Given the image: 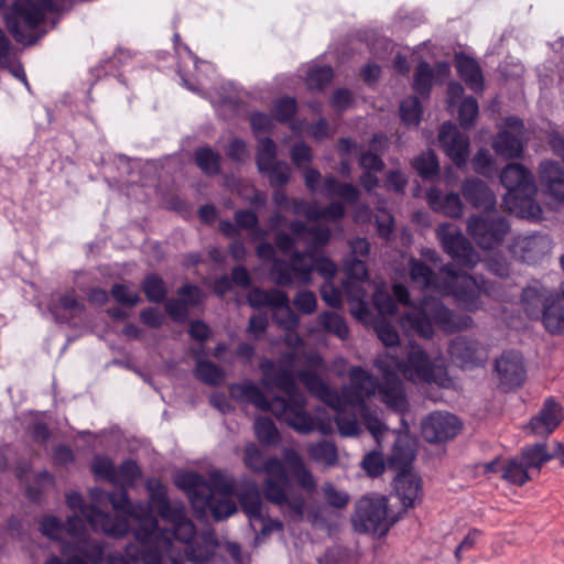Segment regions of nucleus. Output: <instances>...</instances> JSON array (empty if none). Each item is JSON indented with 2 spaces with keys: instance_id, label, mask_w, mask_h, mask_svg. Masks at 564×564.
<instances>
[{
  "instance_id": "1",
  "label": "nucleus",
  "mask_w": 564,
  "mask_h": 564,
  "mask_svg": "<svg viewBox=\"0 0 564 564\" xmlns=\"http://www.w3.org/2000/svg\"><path fill=\"white\" fill-rule=\"evenodd\" d=\"M243 463L251 471L267 475L261 484L267 501L281 509L286 508V516L293 520L303 518L305 499L302 494L290 491L291 480L281 459L275 456L264 459L263 452L250 444L245 448Z\"/></svg>"
},
{
  "instance_id": "2",
  "label": "nucleus",
  "mask_w": 564,
  "mask_h": 564,
  "mask_svg": "<svg viewBox=\"0 0 564 564\" xmlns=\"http://www.w3.org/2000/svg\"><path fill=\"white\" fill-rule=\"evenodd\" d=\"M473 319L468 315H457L440 299L425 296L419 307L401 317V325L423 338H432L433 324L446 333H455L469 327Z\"/></svg>"
},
{
  "instance_id": "3",
  "label": "nucleus",
  "mask_w": 564,
  "mask_h": 564,
  "mask_svg": "<svg viewBox=\"0 0 564 564\" xmlns=\"http://www.w3.org/2000/svg\"><path fill=\"white\" fill-rule=\"evenodd\" d=\"M500 181L508 191L503 203L509 212L521 218L541 217L542 209L534 199L538 188L530 170L520 163H509L502 170Z\"/></svg>"
},
{
  "instance_id": "4",
  "label": "nucleus",
  "mask_w": 564,
  "mask_h": 564,
  "mask_svg": "<svg viewBox=\"0 0 564 564\" xmlns=\"http://www.w3.org/2000/svg\"><path fill=\"white\" fill-rule=\"evenodd\" d=\"M55 9L54 0H14L4 14V23L15 42L32 45L36 39L29 32L35 30L46 13Z\"/></svg>"
},
{
  "instance_id": "5",
  "label": "nucleus",
  "mask_w": 564,
  "mask_h": 564,
  "mask_svg": "<svg viewBox=\"0 0 564 564\" xmlns=\"http://www.w3.org/2000/svg\"><path fill=\"white\" fill-rule=\"evenodd\" d=\"M299 378L312 395L336 411L335 422L341 436H357L360 433L358 413L356 410H347L350 408L349 404L341 400L336 389L330 388L318 375L310 370H300Z\"/></svg>"
},
{
  "instance_id": "6",
  "label": "nucleus",
  "mask_w": 564,
  "mask_h": 564,
  "mask_svg": "<svg viewBox=\"0 0 564 564\" xmlns=\"http://www.w3.org/2000/svg\"><path fill=\"white\" fill-rule=\"evenodd\" d=\"M294 361L295 355L289 352L281 357L278 368L271 359H263L259 365V369L263 375V383H270L288 395L285 398L286 409L279 415L280 422L289 416V411H295L306 405V399L296 386L295 378L300 381L301 379L299 378V372L296 376L293 372Z\"/></svg>"
},
{
  "instance_id": "7",
  "label": "nucleus",
  "mask_w": 564,
  "mask_h": 564,
  "mask_svg": "<svg viewBox=\"0 0 564 564\" xmlns=\"http://www.w3.org/2000/svg\"><path fill=\"white\" fill-rule=\"evenodd\" d=\"M441 274L446 292L451 293L457 301L471 311L478 308L479 297L482 293L496 299L499 297L494 282L482 276L476 278L463 272L452 263L443 265Z\"/></svg>"
},
{
  "instance_id": "8",
  "label": "nucleus",
  "mask_w": 564,
  "mask_h": 564,
  "mask_svg": "<svg viewBox=\"0 0 564 564\" xmlns=\"http://www.w3.org/2000/svg\"><path fill=\"white\" fill-rule=\"evenodd\" d=\"M323 247L310 241L304 251L295 250L290 260L278 259L270 269L272 281L279 286H305L312 282V262L322 258Z\"/></svg>"
},
{
  "instance_id": "9",
  "label": "nucleus",
  "mask_w": 564,
  "mask_h": 564,
  "mask_svg": "<svg viewBox=\"0 0 564 564\" xmlns=\"http://www.w3.org/2000/svg\"><path fill=\"white\" fill-rule=\"evenodd\" d=\"M352 524L360 533L386 535L390 529L384 497H362L356 505Z\"/></svg>"
},
{
  "instance_id": "10",
  "label": "nucleus",
  "mask_w": 564,
  "mask_h": 564,
  "mask_svg": "<svg viewBox=\"0 0 564 564\" xmlns=\"http://www.w3.org/2000/svg\"><path fill=\"white\" fill-rule=\"evenodd\" d=\"M66 502L73 510L79 511L90 524L94 531H100L111 538H123L129 532L127 519L112 518L95 505H86L83 496L70 492L66 496Z\"/></svg>"
},
{
  "instance_id": "11",
  "label": "nucleus",
  "mask_w": 564,
  "mask_h": 564,
  "mask_svg": "<svg viewBox=\"0 0 564 564\" xmlns=\"http://www.w3.org/2000/svg\"><path fill=\"white\" fill-rule=\"evenodd\" d=\"M467 230L477 246L485 250L498 247L510 230L508 220L499 215H473L467 220Z\"/></svg>"
},
{
  "instance_id": "12",
  "label": "nucleus",
  "mask_w": 564,
  "mask_h": 564,
  "mask_svg": "<svg viewBox=\"0 0 564 564\" xmlns=\"http://www.w3.org/2000/svg\"><path fill=\"white\" fill-rule=\"evenodd\" d=\"M392 365L398 372L413 382L431 383L436 381L435 366L425 350L415 343L409 344L406 359L392 358Z\"/></svg>"
},
{
  "instance_id": "13",
  "label": "nucleus",
  "mask_w": 564,
  "mask_h": 564,
  "mask_svg": "<svg viewBox=\"0 0 564 564\" xmlns=\"http://www.w3.org/2000/svg\"><path fill=\"white\" fill-rule=\"evenodd\" d=\"M444 251L459 264L473 269L479 261L470 241L452 225H440L436 229Z\"/></svg>"
},
{
  "instance_id": "14",
  "label": "nucleus",
  "mask_w": 564,
  "mask_h": 564,
  "mask_svg": "<svg viewBox=\"0 0 564 564\" xmlns=\"http://www.w3.org/2000/svg\"><path fill=\"white\" fill-rule=\"evenodd\" d=\"M348 378L349 383L341 388L339 395L351 409L367 404L366 400L377 393V389L379 388L378 378L371 376L362 367H350Z\"/></svg>"
},
{
  "instance_id": "15",
  "label": "nucleus",
  "mask_w": 564,
  "mask_h": 564,
  "mask_svg": "<svg viewBox=\"0 0 564 564\" xmlns=\"http://www.w3.org/2000/svg\"><path fill=\"white\" fill-rule=\"evenodd\" d=\"M508 249L516 260L535 264L550 253L552 240L547 235L541 232L518 235L512 238Z\"/></svg>"
},
{
  "instance_id": "16",
  "label": "nucleus",
  "mask_w": 564,
  "mask_h": 564,
  "mask_svg": "<svg viewBox=\"0 0 564 564\" xmlns=\"http://www.w3.org/2000/svg\"><path fill=\"white\" fill-rule=\"evenodd\" d=\"M154 507L147 502H135L131 505L126 516H116L115 518L133 519L138 527L133 530L134 539L141 544H151L154 540L163 538L164 531L159 527V521L153 514ZM130 527V524L128 523Z\"/></svg>"
},
{
  "instance_id": "17",
  "label": "nucleus",
  "mask_w": 564,
  "mask_h": 564,
  "mask_svg": "<svg viewBox=\"0 0 564 564\" xmlns=\"http://www.w3.org/2000/svg\"><path fill=\"white\" fill-rule=\"evenodd\" d=\"M229 394L238 401L251 403L262 411L271 412L278 420L279 415L286 409L285 398L276 395L269 400L251 380L231 383L229 386Z\"/></svg>"
},
{
  "instance_id": "18",
  "label": "nucleus",
  "mask_w": 564,
  "mask_h": 564,
  "mask_svg": "<svg viewBox=\"0 0 564 564\" xmlns=\"http://www.w3.org/2000/svg\"><path fill=\"white\" fill-rule=\"evenodd\" d=\"M247 300L253 308L272 307L274 310H283L285 319L280 321V323L288 329L296 328L300 323L299 317L290 307L289 296L284 291L254 288L248 293Z\"/></svg>"
},
{
  "instance_id": "19",
  "label": "nucleus",
  "mask_w": 564,
  "mask_h": 564,
  "mask_svg": "<svg viewBox=\"0 0 564 564\" xmlns=\"http://www.w3.org/2000/svg\"><path fill=\"white\" fill-rule=\"evenodd\" d=\"M378 368L384 372L377 389L381 402L397 413H405L409 410V402L402 380L390 370V365H384L383 361H380Z\"/></svg>"
},
{
  "instance_id": "20",
  "label": "nucleus",
  "mask_w": 564,
  "mask_h": 564,
  "mask_svg": "<svg viewBox=\"0 0 564 564\" xmlns=\"http://www.w3.org/2000/svg\"><path fill=\"white\" fill-rule=\"evenodd\" d=\"M438 142L445 154L459 169L467 163L469 155V137L462 133L455 123H442L438 132Z\"/></svg>"
},
{
  "instance_id": "21",
  "label": "nucleus",
  "mask_w": 564,
  "mask_h": 564,
  "mask_svg": "<svg viewBox=\"0 0 564 564\" xmlns=\"http://www.w3.org/2000/svg\"><path fill=\"white\" fill-rule=\"evenodd\" d=\"M523 121L517 117L505 120V129L500 131L494 142L495 152L506 159L520 158L523 152Z\"/></svg>"
},
{
  "instance_id": "22",
  "label": "nucleus",
  "mask_w": 564,
  "mask_h": 564,
  "mask_svg": "<svg viewBox=\"0 0 564 564\" xmlns=\"http://www.w3.org/2000/svg\"><path fill=\"white\" fill-rule=\"evenodd\" d=\"M495 372L499 384L505 389L521 387L527 378V370L522 355L514 350L503 351L495 361Z\"/></svg>"
},
{
  "instance_id": "23",
  "label": "nucleus",
  "mask_w": 564,
  "mask_h": 564,
  "mask_svg": "<svg viewBox=\"0 0 564 564\" xmlns=\"http://www.w3.org/2000/svg\"><path fill=\"white\" fill-rule=\"evenodd\" d=\"M448 354L462 368L482 366L488 359V349L479 340L468 336H457L448 345Z\"/></svg>"
},
{
  "instance_id": "24",
  "label": "nucleus",
  "mask_w": 564,
  "mask_h": 564,
  "mask_svg": "<svg viewBox=\"0 0 564 564\" xmlns=\"http://www.w3.org/2000/svg\"><path fill=\"white\" fill-rule=\"evenodd\" d=\"M159 516L172 525V534L180 542L188 544L195 536L194 523L187 518L186 508L181 501H167L155 509Z\"/></svg>"
},
{
  "instance_id": "25",
  "label": "nucleus",
  "mask_w": 564,
  "mask_h": 564,
  "mask_svg": "<svg viewBox=\"0 0 564 564\" xmlns=\"http://www.w3.org/2000/svg\"><path fill=\"white\" fill-rule=\"evenodd\" d=\"M460 423L454 414L433 412L422 423V435L429 443H441L455 437Z\"/></svg>"
},
{
  "instance_id": "26",
  "label": "nucleus",
  "mask_w": 564,
  "mask_h": 564,
  "mask_svg": "<svg viewBox=\"0 0 564 564\" xmlns=\"http://www.w3.org/2000/svg\"><path fill=\"white\" fill-rule=\"evenodd\" d=\"M462 194L474 208L490 212L496 206V195L481 180L471 177L462 183Z\"/></svg>"
},
{
  "instance_id": "27",
  "label": "nucleus",
  "mask_w": 564,
  "mask_h": 564,
  "mask_svg": "<svg viewBox=\"0 0 564 564\" xmlns=\"http://www.w3.org/2000/svg\"><path fill=\"white\" fill-rule=\"evenodd\" d=\"M175 486L183 490L194 508L197 505H207L210 490L206 485V479L198 473L184 471L175 476Z\"/></svg>"
},
{
  "instance_id": "28",
  "label": "nucleus",
  "mask_w": 564,
  "mask_h": 564,
  "mask_svg": "<svg viewBox=\"0 0 564 564\" xmlns=\"http://www.w3.org/2000/svg\"><path fill=\"white\" fill-rule=\"evenodd\" d=\"M415 441L408 434H398L387 459V466L398 474L409 471L415 458Z\"/></svg>"
},
{
  "instance_id": "29",
  "label": "nucleus",
  "mask_w": 564,
  "mask_h": 564,
  "mask_svg": "<svg viewBox=\"0 0 564 564\" xmlns=\"http://www.w3.org/2000/svg\"><path fill=\"white\" fill-rule=\"evenodd\" d=\"M562 406L553 399H546L535 416L529 423L535 435H550L562 422Z\"/></svg>"
},
{
  "instance_id": "30",
  "label": "nucleus",
  "mask_w": 564,
  "mask_h": 564,
  "mask_svg": "<svg viewBox=\"0 0 564 564\" xmlns=\"http://www.w3.org/2000/svg\"><path fill=\"white\" fill-rule=\"evenodd\" d=\"M426 200L430 208L449 218H459L463 215L464 205L457 193H443L437 187H431L426 192Z\"/></svg>"
},
{
  "instance_id": "31",
  "label": "nucleus",
  "mask_w": 564,
  "mask_h": 564,
  "mask_svg": "<svg viewBox=\"0 0 564 564\" xmlns=\"http://www.w3.org/2000/svg\"><path fill=\"white\" fill-rule=\"evenodd\" d=\"M282 423H285L295 432L304 435H307L314 431H318L323 435H328L333 432L330 422H325L318 417L312 416L305 410V406H301L295 411H289V416L283 420Z\"/></svg>"
},
{
  "instance_id": "32",
  "label": "nucleus",
  "mask_w": 564,
  "mask_h": 564,
  "mask_svg": "<svg viewBox=\"0 0 564 564\" xmlns=\"http://www.w3.org/2000/svg\"><path fill=\"white\" fill-rule=\"evenodd\" d=\"M540 183L555 200L564 203V170L558 162L543 161L539 169Z\"/></svg>"
},
{
  "instance_id": "33",
  "label": "nucleus",
  "mask_w": 564,
  "mask_h": 564,
  "mask_svg": "<svg viewBox=\"0 0 564 564\" xmlns=\"http://www.w3.org/2000/svg\"><path fill=\"white\" fill-rule=\"evenodd\" d=\"M282 456L297 485L307 494H314L317 489L316 479L312 471L305 466L301 455L293 448H284Z\"/></svg>"
},
{
  "instance_id": "34",
  "label": "nucleus",
  "mask_w": 564,
  "mask_h": 564,
  "mask_svg": "<svg viewBox=\"0 0 564 564\" xmlns=\"http://www.w3.org/2000/svg\"><path fill=\"white\" fill-rule=\"evenodd\" d=\"M554 291L544 286L529 285L522 290L521 305L525 315L530 319H543L544 307L549 304V299Z\"/></svg>"
},
{
  "instance_id": "35",
  "label": "nucleus",
  "mask_w": 564,
  "mask_h": 564,
  "mask_svg": "<svg viewBox=\"0 0 564 564\" xmlns=\"http://www.w3.org/2000/svg\"><path fill=\"white\" fill-rule=\"evenodd\" d=\"M542 324L551 335L564 333V289L553 293L544 307Z\"/></svg>"
},
{
  "instance_id": "36",
  "label": "nucleus",
  "mask_w": 564,
  "mask_h": 564,
  "mask_svg": "<svg viewBox=\"0 0 564 564\" xmlns=\"http://www.w3.org/2000/svg\"><path fill=\"white\" fill-rule=\"evenodd\" d=\"M455 66L459 77L469 89L475 93H481L484 90L485 82L482 70L476 59L464 53H459L455 56Z\"/></svg>"
},
{
  "instance_id": "37",
  "label": "nucleus",
  "mask_w": 564,
  "mask_h": 564,
  "mask_svg": "<svg viewBox=\"0 0 564 564\" xmlns=\"http://www.w3.org/2000/svg\"><path fill=\"white\" fill-rule=\"evenodd\" d=\"M393 487L405 508L414 507L415 502L421 499V479L411 470L397 474Z\"/></svg>"
},
{
  "instance_id": "38",
  "label": "nucleus",
  "mask_w": 564,
  "mask_h": 564,
  "mask_svg": "<svg viewBox=\"0 0 564 564\" xmlns=\"http://www.w3.org/2000/svg\"><path fill=\"white\" fill-rule=\"evenodd\" d=\"M323 187L328 197H338L348 205H355L360 198V192L355 185L341 183L334 175L324 178Z\"/></svg>"
},
{
  "instance_id": "39",
  "label": "nucleus",
  "mask_w": 564,
  "mask_h": 564,
  "mask_svg": "<svg viewBox=\"0 0 564 564\" xmlns=\"http://www.w3.org/2000/svg\"><path fill=\"white\" fill-rule=\"evenodd\" d=\"M84 304L73 293H65L58 297L57 303L50 306L51 313L58 323H67L84 311Z\"/></svg>"
},
{
  "instance_id": "40",
  "label": "nucleus",
  "mask_w": 564,
  "mask_h": 564,
  "mask_svg": "<svg viewBox=\"0 0 564 564\" xmlns=\"http://www.w3.org/2000/svg\"><path fill=\"white\" fill-rule=\"evenodd\" d=\"M310 458L322 464L325 467H334L338 463V449L335 443L323 440L316 443H310L306 446Z\"/></svg>"
},
{
  "instance_id": "41",
  "label": "nucleus",
  "mask_w": 564,
  "mask_h": 564,
  "mask_svg": "<svg viewBox=\"0 0 564 564\" xmlns=\"http://www.w3.org/2000/svg\"><path fill=\"white\" fill-rule=\"evenodd\" d=\"M410 278L413 283L423 290H438V278L436 273L424 262L412 258L409 262Z\"/></svg>"
},
{
  "instance_id": "42",
  "label": "nucleus",
  "mask_w": 564,
  "mask_h": 564,
  "mask_svg": "<svg viewBox=\"0 0 564 564\" xmlns=\"http://www.w3.org/2000/svg\"><path fill=\"white\" fill-rule=\"evenodd\" d=\"M238 499L241 509L250 521H263V503L256 487L242 491Z\"/></svg>"
},
{
  "instance_id": "43",
  "label": "nucleus",
  "mask_w": 564,
  "mask_h": 564,
  "mask_svg": "<svg viewBox=\"0 0 564 564\" xmlns=\"http://www.w3.org/2000/svg\"><path fill=\"white\" fill-rule=\"evenodd\" d=\"M518 457L529 469L540 470L543 464L554 458V453L550 454L547 452L546 443H535L523 447Z\"/></svg>"
},
{
  "instance_id": "44",
  "label": "nucleus",
  "mask_w": 564,
  "mask_h": 564,
  "mask_svg": "<svg viewBox=\"0 0 564 564\" xmlns=\"http://www.w3.org/2000/svg\"><path fill=\"white\" fill-rule=\"evenodd\" d=\"M195 164L207 176L220 173L221 156L210 147H200L194 151Z\"/></svg>"
},
{
  "instance_id": "45",
  "label": "nucleus",
  "mask_w": 564,
  "mask_h": 564,
  "mask_svg": "<svg viewBox=\"0 0 564 564\" xmlns=\"http://www.w3.org/2000/svg\"><path fill=\"white\" fill-rule=\"evenodd\" d=\"M257 141L256 165L259 173H263L270 164L278 161V148L270 137L258 138Z\"/></svg>"
},
{
  "instance_id": "46",
  "label": "nucleus",
  "mask_w": 564,
  "mask_h": 564,
  "mask_svg": "<svg viewBox=\"0 0 564 564\" xmlns=\"http://www.w3.org/2000/svg\"><path fill=\"white\" fill-rule=\"evenodd\" d=\"M194 373L199 381L213 387L221 384L226 377L221 368L204 359L196 361Z\"/></svg>"
},
{
  "instance_id": "47",
  "label": "nucleus",
  "mask_w": 564,
  "mask_h": 564,
  "mask_svg": "<svg viewBox=\"0 0 564 564\" xmlns=\"http://www.w3.org/2000/svg\"><path fill=\"white\" fill-rule=\"evenodd\" d=\"M433 77V69L430 64L425 61L420 62L413 75V90L423 98L430 97Z\"/></svg>"
},
{
  "instance_id": "48",
  "label": "nucleus",
  "mask_w": 564,
  "mask_h": 564,
  "mask_svg": "<svg viewBox=\"0 0 564 564\" xmlns=\"http://www.w3.org/2000/svg\"><path fill=\"white\" fill-rule=\"evenodd\" d=\"M352 410H356L361 423L379 443L381 435L387 430V426L378 416L377 411L371 410L368 404L352 408Z\"/></svg>"
},
{
  "instance_id": "49",
  "label": "nucleus",
  "mask_w": 564,
  "mask_h": 564,
  "mask_svg": "<svg viewBox=\"0 0 564 564\" xmlns=\"http://www.w3.org/2000/svg\"><path fill=\"white\" fill-rule=\"evenodd\" d=\"M195 509L206 510L209 509L216 521H221L237 511V505L231 497L210 498V502L207 505H197Z\"/></svg>"
},
{
  "instance_id": "50",
  "label": "nucleus",
  "mask_w": 564,
  "mask_h": 564,
  "mask_svg": "<svg viewBox=\"0 0 564 564\" xmlns=\"http://www.w3.org/2000/svg\"><path fill=\"white\" fill-rule=\"evenodd\" d=\"M206 485L210 490L208 503L210 502V498L215 497V494L221 497H232L235 492V479L221 471L212 473L208 479H206Z\"/></svg>"
},
{
  "instance_id": "51",
  "label": "nucleus",
  "mask_w": 564,
  "mask_h": 564,
  "mask_svg": "<svg viewBox=\"0 0 564 564\" xmlns=\"http://www.w3.org/2000/svg\"><path fill=\"white\" fill-rule=\"evenodd\" d=\"M254 433L258 441L263 445H275L281 438L274 422L265 416L256 419Z\"/></svg>"
},
{
  "instance_id": "52",
  "label": "nucleus",
  "mask_w": 564,
  "mask_h": 564,
  "mask_svg": "<svg viewBox=\"0 0 564 564\" xmlns=\"http://www.w3.org/2000/svg\"><path fill=\"white\" fill-rule=\"evenodd\" d=\"M318 323L326 332L340 339H346L349 335V329L345 319L335 312L325 311L321 313L318 315Z\"/></svg>"
},
{
  "instance_id": "53",
  "label": "nucleus",
  "mask_w": 564,
  "mask_h": 564,
  "mask_svg": "<svg viewBox=\"0 0 564 564\" xmlns=\"http://www.w3.org/2000/svg\"><path fill=\"white\" fill-rule=\"evenodd\" d=\"M413 167L424 180L435 178L440 171L438 160L432 151L417 155L413 161Z\"/></svg>"
},
{
  "instance_id": "54",
  "label": "nucleus",
  "mask_w": 564,
  "mask_h": 564,
  "mask_svg": "<svg viewBox=\"0 0 564 564\" xmlns=\"http://www.w3.org/2000/svg\"><path fill=\"white\" fill-rule=\"evenodd\" d=\"M141 288L147 299L152 303H161L166 297L167 290L165 283L158 274L147 275L142 281Z\"/></svg>"
},
{
  "instance_id": "55",
  "label": "nucleus",
  "mask_w": 564,
  "mask_h": 564,
  "mask_svg": "<svg viewBox=\"0 0 564 564\" xmlns=\"http://www.w3.org/2000/svg\"><path fill=\"white\" fill-rule=\"evenodd\" d=\"M529 470L519 457H513L502 467V477L511 484L521 486L530 479Z\"/></svg>"
},
{
  "instance_id": "56",
  "label": "nucleus",
  "mask_w": 564,
  "mask_h": 564,
  "mask_svg": "<svg viewBox=\"0 0 564 564\" xmlns=\"http://www.w3.org/2000/svg\"><path fill=\"white\" fill-rule=\"evenodd\" d=\"M261 174L268 177L272 187H284L290 182L291 167L285 161L278 160Z\"/></svg>"
},
{
  "instance_id": "57",
  "label": "nucleus",
  "mask_w": 564,
  "mask_h": 564,
  "mask_svg": "<svg viewBox=\"0 0 564 564\" xmlns=\"http://www.w3.org/2000/svg\"><path fill=\"white\" fill-rule=\"evenodd\" d=\"M422 112V105L416 96H410L401 101L400 117L405 124L417 126Z\"/></svg>"
},
{
  "instance_id": "58",
  "label": "nucleus",
  "mask_w": 564,
  "mask_h": 564,
  "mask_svg": "<svg viewBox=\"0 0 564 564\" xmlns=\"http://www.w3.org/2000/svg\"><path fill=\"white\" fill-rule=\"evenodd\" d=\"M334 77L330 66H314L306 74V85L310 89L322 90Z\"/></svg>"
},
{
  "instance_id": "59",
  "label": "nucleus",
  "mask_w": 564,
  "mask_h": 564,
  "mask_svg": "<svg viewBox=\"0 0 564 564\" xmlns=\"http://www.w3.org/2000/svg\"><path fill=\"white\" fill-rule=\"evenodd\" d=\"M479 113L478 102L474 97H466L458 108L459 124L464 130L471 129Z\"/></svg>"
},
{
  "instance_id": "60",
  "label": "nucleus",
  "mask_w": 564,
  "mask_h": 564,
  "mask_svg": "<svg viewBox=\"0 0 564 564\" xmlns=\"http://www.w3.org/2000/svg\"><path fill=\"white\" fill-rule=\"evenodd\" d=\"M296 110V99L290 96L278 98L272 106L273 117L281 123L289 122L295 116Z\"/></svg>"
},
{
  "instance_id": "61",
  "label": "nucleus",
  "mask_w": 564,
  "mask_h": 564,
  "mask_svg": "<svg viewBox=\"0 0 564 564\" xmlns=\"http://www.w3.org/2000/svg\"><path fill=\"white\" fill-rule=\"evenodd\" d=\"M91 470L96 477L102 478L111 484H118L117 468L113 462L107 456H95Z\"/></svg>"
},
{
  "instance_id": "62",
  "label": "nucleus",
  "mask_w": 564,
  "mask_h": 564,
  "mask_svg": "<svg viewBox=\"0 0 564 564\" xmlns=\"http://www.w3.org/2000/svg\"><path fill=\"white\" fill-rule=\"evenodd\" d=\"M235 221L238 229L251 230L257 238H262L265 231L259 228V218L253 210L239 209L235 213Z\"/></svg>"
},
{
  "instance_id": "63",
  "label": "nucleus",
  "mask_w": 564,
  "mask_h": 564,
  "mask_svg": "<svg viewBox=\"0 0 564 564\" xmlns=\"http://www.w3.org/2000/svg\"><path fill=\"white\" fill-rule=\"evenodd\" d=\"M141 477V469L135 460L126 459L117 468L118 484L122 486H133Z\"/></svg>"
},
{
  "instance_id": "64",
  "label": "nucleus",
  "mask_w": 564,
  "mask_h": 564,
  "mask_svg": "<svg viewBox=\"0 0 564 564\" xmlns=\"http://www.w3.org/2000/svg\"><path fill=\"white\" fill-rule=\"evenodd\" d=\"M292 163L302 170L313 161L312 148L304 141L296 142L291 149Z\"/></svg>"
}]
</instances>
